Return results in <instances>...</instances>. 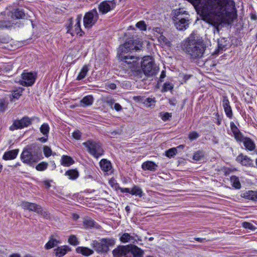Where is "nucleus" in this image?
<instances>
[{
  "label": "nucleus",
  "mask_w": 257,
  "mask_h": 257,
  "mask_svg": "<svg viewBox=\"0 0 257 257\" xmlns=\"http://www.w3.org/2000/svg\"><path fill=\"white\" fill-rule=\"evenodd\" d=\"M98 17V14L95 8L87 12L83 18V24L85 28H91L97 22Z\"/></svg>",
  "instance_id": "6e6552de"
},
{
  "label": "nucleus",
  "mask_w": 257,
  "mask_h": 257,
  "mask_svg": "<svg viewBox=\"0 0 257 257\" xmlns=\"http://www.w3.org/2000/svg\"><path fill=\"white\" fill-rule=\"evenodd\" d=\"M40 212L39 213H37L38 214H40L42 216H43L44 218L46 219L50 218V214L47 212L45 211H43L42 207L41 206L40 209Z\"/></svg>",
  "instance_id": "5fc2aeb1"
},
{
  "label": "nucleus",
  "mask_w": 257,
  "mask_h": 257,
  "mask_svg": "<svg viewBox=\"0 0 257 257\" xmlns=\"http://www.w3.org/2000/svg\"><path fill=\"white\" fill-rule=\"evenodd\" d=\"M200 16L218 31L220 24H230L236 18L235 3L233 0H206L201 5Z\"/></svg>",
  "instance_id": "f257e3e1"
},
{
  "label": "nucleus",
  "mask_w": 257,
  "mask_h": 257,
  "mask_svg": "<svg viewBox=\"0 0 257 257\" xmlns=\"http://www.w3.org/2000/svg\"><path fill=\"white\" fill-rule=\"evenodd\" d=\"M112 108H114L117 111H119L122 109V107L119 103H115Z\"/></svg>",
  "instance_id": "052dcab7"
},
{
  "label": "nucleus",
  "mask_w": 257,
  "mask_h": 257,
  "mask_svg": "<svg viewBox=\"0 0 257 257\" xmlns=\"http://www.w3.org/2000/svg\"><path fill=\"white\" fill-rule=\"evenodd\" d=\"M160 116L163 121H166L172 117V114L169 112H161Z\"/></svg>",
  "instance_id": "37998d69"
},
{
  "label": "nucleus",
  "mask_w": 257,
  "mask_h": 257,
  "mask_svg": "<svg viewBox=\"0 0 257 257\" xmlns=\"http://www.w3.org/2000/svg\"><path fill=\"white\" fill-rule=\"evenodd\" d=\"M130 194L133 195L138 196L141 197L143 195V192L142 189L138 186L134 185L131 189Z\"/></svg>",
  "instance_id": "2f4dec72"
},
{
  "label": "nucleus",
  "mask_w": 257,
  "mask_h": 257,
  "mask_svg": "<svg viewBox=\"0 0 257 257\" xmlns=\"http://www.w3.org/2000/svg\"><path fill=\"white\" fill-rule=\"evenodd\" d=\"M130 234L127 233H123L120 237V241L122 243L130 242Z\"/></svg>",
  "instance_id": "49530a36"
},
{
  "label": "nucleus",
  "mask_w": 257,
  "mask_h": 257,
  "mask_svg": "<svg viewBox=\"0 0 257 257\" xmlns=\"http://www.w3.org/2000/svg\"><path fill=\"white\" fill-rule=\"evenodd\" d=\"M37 77L36 73L24 72L22 74L20 84L24 86H31L34 84Z\"/></svg>",
  "instance_id": "9b49d317"
},
{
  "label": "nucleus",
  "mask_w": 257,
  "mask_h": 257,
  "mask_svg": "<svg viewBox=\"0 0 257 257\" xmlns=\"http://www.w3.org/2000/svg\"><path fill=\"white\" fill-rule=\"evenodd\" d=\"M20 206L25 210H29V211H33L36 213H39L41 210V206L40 205L28 201H22Z\"/></svg>",
  "instance_id": "2eb2a0df"
},
{
  "label": "nucleus",
  "mask_w": 257,
  "mask_h": 257,
  "mask_svg": "<svg viewBox=\"0 0 257 257\" xmlns=\"http://www.w3.org/2000/svg\"><path fill=\"white\" fill-rule=\"evenodd\" d=\"M206 46L202 40L196 39L191 35L185 41L182 49L192 59L201 58L205 51Z\"/></svg>",
  "instance_id": "7ed1b4c3"
},
{
  "label": "nucleus",
  "mask_w": 257,
  "mask_h": 257,
  "mask_svg": "<svg viewBox=\"0 0 257 257\" xmlns=\"http://www.w3.org/2000/svg\"><path fill=\"white\" fill-rule=\"evenodd\" d=\"M115 242L113 238H102L99 240H93L91 246L97 253H107L109 250V247L113 246Z\"/></svg>",
  "instance_id": "39448f33"
},
{
  "label": "nucleus",
  "mask_w": 257,
  "mask_h": 257,
  "mask_svg": "<svg viewBox=\"0 0 257 257\" xmlns=\"http://www.w3.org/2000/svg\"><path fill=\"white\" fill-rule=\"evenodd\" d=\"M141 69L144 74L148 77L156 75L158 71L154 59L150 56L144 57L141 62Z\"/></svg>",
  "instance_id": "423d86ee"
},
{
  "label": "nucleus",
  "mask_w": 257,
  "mask_h": 257,
  "mask_svg": "<svg viewBox=\"0 0 257 257\" xmlns=\"http://www.w3.org/2000/svg\"><path fill=\"white\" fill-rule=\"evenodd\" d=\"M89 69L88 65H85L83 66L82 69H81L80 72L79 73L76 80H81L84 78L85 76H86L88 72Z\"/></svg>",
  "instance_id": "c85d7f7f"
},
{
  "label": "nucleus",
  "mask_w": 257,
  "mask_h": 257,
  "mask_svg": "<svg viewBox=\"0 0 257 257\" xmlns=\"http://www.w3.org/2000/svg\"><path fill=\"white\" fill-rule=\"evenodd\" d=\"M173 88V85L170 82H166L164 84L163 87V91H168L172 90Z\"/></svg>",
  "instance_id": "3c124183"
},
{
  "label": "nucleus",
  "mask_w": 257,
  "mask_h": 257,
  "mask_svg": "<svg viewBox=\"0 0 257 257\" xmlns=\"http://www.w3.org/2000/svg\"><path fill=\"white\" fill-rule=\"evenodd\" d=\"M145 97L142 96H135L133 97V99L137 102H143Z\"/></svg>",
  "instance_id": "13d9d810"
},
{
  "label": "nucleus",
  "mask_w": 257,
  "mask_h": 257,
  "mask_svg": "<svg viewBox=\"0 0 257 257\" xmlns=\"http://www.w3.org/2000/svg\"><path fill=\"white\" fill-rule=\"evenodd\" d=\"M82 144L87 148L88 152L95 158H97L103 154L104 151L99 142L88 140Z\"/></svg>",
  "instance_id": "0eeeda50"
},
{
  "label": "nucleus",
  "mask_w": 257,
  "mask_h": 257,
  "mask_svg": "<svg viewBox=\"0 0 257 257\" xmlns=\"http://www.w3.org/2000/svg\"><path fill=\"white\" fill-rule=\"evenodd\" d=\"M12 18L13 19H24L25 14L23 10L17 9L12 13Z\"/></svg>",
  "instance_id": "7c9ffc66"
},
{
  "label": "nucleus",
  "mask_w": 257,
  "mask_h": 257,
  "mask_svg": "<svg viewBox=\"0 0 257 257\" xmlns=\"http://www.w3.org/2000/svg\"><path fill=\"white\" fill-rule=\"evenodd\" d=\"M18 152V149L6 152L3 156V159L5 160H13L17 157Z\"/></svg>",
  "instance_id": "4be33fe9"
},
{
  "label": "nucleus",
  "mask_w": 257,
  "mask_h": 257,
  "mask_svg": "<svg viewBox=\"0 0 257 257\" xmlns=\"http://www.w3.org/2000/svg\"><path fill=\"white\" fill-rule=\"evenodd\" d=\"M72 137L76 140H79L81 137V133L79 130H76L72 133Z\"/></svg>",
  "instance_id": "6e6d98bb"
},
{
  "label": "nucleus",
  "mask_w": 257,
  "mask_h": 257,
  "mask_svg": "<svg viewBox=\"0 0 257 257\" xmlns=\"http://www.w3.org/2000/svg\"><path fill=\"white\" fill-rule=\"evenodd\" d=\"M34 119V117L30 118L28 116H24L20 120H15L14 121L13 125L10 127V130L11 131H14L28 127L32 124V122Z\"/></svg>",
  "instance_id": "9d476101"
},
{
  "label": "nucleus",
  "mask_w": 257,
  "mask_h": 257,
  "mask_svg": "<svg viewBox=\"0 0 257 257\" xmlns=\"http://www.w3.org/2000/svg\"><path fill=\"white\" fill-rule=\"evenodd\" d=\"M241 196L245 199L257 202V191L249 190L242 193Z\"/></svg>",
  "instance_id": "412c9836"
},
{
  "label": "nucleus",
  "mask_w": 257,
  "mask_h": 257,
  "mask_svg": "<svg viewBox=\"0 0 257 257\" xmlns=\"http://www.w3.org/2000/svg\"><path fill=\"white\" fill-rule=\"evenodd\" d=\"M158 165L152 161H146L142 165V168L144 171H150L154 172L157 170Z\"/></svg>",
  "instance_id": "aec40b11"
},
{
  "label": "nucleus",
  "mask_w": 257,
  "mask_h": 257,
  "mask_svg": "<svg viewBox=\"0 0 257 257\" xmlns=\"http://www.w3.org/2000/svg\"><path fill=\"white\" fill-rule=\"evenodd\" d=\"M24 89L22 88H19V89L13 91L12 95L14 98L18 99L20 96L22 95Z\"/></svg>",
  "instance_id": "a18cd8bd"
},
{
  "label": "nucleus",
  "mask_w": 257,
  "mask_h": 257,
  "mask_svg": "<svg viewBox=\"0 0 257 257\" xmlns=\"http://www.w3.org/2000/svg\"><path fill=\"white\" fill-rule=\"evenodd\" d=\"M188 15V14L186 11H184L183 9H179L175 11L173 18L187 17Z\"/></svg>",
  "instance_id": "f704fd0d"
},
{
  "label": "nucleus",
  "mask_w": 257,
  "mask_h": 257,
  "mask_svg": "<svg viewBox=\"0 0 257 257\" xmlns=\"http://www.w3.org/2000/svg\"><path fill=\"white\" fill-rule=\"evenodd\" d=\"M38 140L42 143H45L48 141V137L44 136L43 137L39 138H38Z\"/></svg>",
  "instance_id": "69168bd1"
},
{
  "label": "nucleus",
  "mask_w": 257,
  "mask_h": 257,
  "mask_svg": "<svg viewBox=\"0 0 257 257\" xmlns=\"http://www.w3.org/2000/svg\"><path fill=\"white\" fill-rule=\"evenodd\" d=\"M119 190H120L122 193H130L131 190L129 188H121L119 186L118 184H116Z\"/></svg>",
  "instance_id": "bf43d9fd"
},
{
  "label": "nucleus",
  "mask_w": 257,
  "mask_h": 257,
  "mask_svg": "<svg viewBox=\"0 0 257 257\" xmlns=\"http://www.w3.org/2000/svg\"><path fill=\"white\" fill-rule=\"evenodd\" d=\"M76 251L78 253H81L85 256H89L93 253L94 251L88 247L78 246L76 248Z\"/></svg>",
  "instance_id": "a878e982"
},
{
  "label": "nucleus",
  "mask_w": 257,
  "mask_h": 257,
  "mask_svg": "<svg viewBox=\"0 0 257 257\" xmlns=\"http://www.w3.org/2000/svg\"><path fill=\"white\" fill-rule=\"evenodd\" d=\"M222 106L223 107V108L230 106L229 101L227 97L226 96H223Z\"/></svg>",
  "instance_id": "603ef678"
},
{
  "label": "nucleus",
  "mask_w": 257,
  "mask_h": 257,
  "mask_svg": "<svg viewBox=\"0 0 257 257\" xmlns=\"http://www.w3.org/2000/svg\"><path fill=\"white\" fill-rule=\"evenodd\" d=\"M175 25L177 29L180 31L186 30L188 27L189 19L188 17H178L173 18Z\"/></svg>",
  "instance_id": "4468645a"
},
{
  "label": "nucleus",
  "mask_w": 257,
  "mask_h": 257,
  "mask_svg": "<svg viewBox=\"0 0 257 257\" xmlns=\"http://www.w3.org/2000/svg\"><path fill=\"white\" fill-rule=\"evenodd\" d=\"M165 153L166 156L167 157L170 158L173 157L177 153V148H172L171 149H170L166 151Z\"/></svg>",
  "instance_id": "a19ab883"
},
{
  "label": "nucleus",
  "mask_w": 257,
  "mask_h": 257,
  "mask_svg": "<svg viewBox=\"0 0 257 257\" xmlns=\"http://www.w3.org/2000/svg\"><path fill=\"white\" fill-rule=\"evenodd\" d=\"M155 98L151 97H148L147 98L144 99V101H143L144 104H145L149 106L152 105L153 104H155Z\"/></svg>",
  "instance_id": "de8ad7c7"
},
{
  "label": "nucleus",
  "mask_w": 257,
  "mask_h": 257,
  "mask_svg": "<svg viewBox=\"0 0 257 257\" xmlns=\"http://www.w3.org/2000/svg\"><path fill=\"white\" fill-rule=\"evenodd\" d=\"M128 245H119L114 248L112 253L113 257H132L131 255L128 254Z\"/></svg>",
  "instance_id": "ddd939ff"
},
{
  "label": "nucleus",
  "mask_w": 257,
  "mask_h": 257,
  "mask_svg": "<svg viewBox=\"0 0 257 257\" xmlns=\"http://www.w3.org/2000/svg\"><path fill=\"white\" fill-rule=\"evenodd\" d=\"M230 125L231 131L236 141L237 142H242L246 137L243 136V134L240 132L233 122H231Z\"/></svg>",
  "instance_id": "f3484780"
},
{
  "label": "nucleus",
  "mask_w": 257,
  "mask_h": 257,
  "mask_svg": "<svg viewBox=\"0 0 257 257\" xmlns=\"http://www.w3.org/2000/svg\"><path fill=\"white\" fill-rule=\"evenodd\" d=\"M43 158L40 148L36 146L24 149L21 155L22 161L30 165L38 162Z\"/></svg>",
  "instance_id": "20e7f679"
},
{
  "label": "nucleus",
  "mask_w": 257,
  "mask_h": 257,
  "mask_svg": "<svg viewBox=\"0 0 257 257\" xmlns=\"http://www.w3.org/2000/svg\"><path fill=\"white\" fill-rule=\"evenodd\" d=\"M236 161L240 163L242 165L245 166H252V160L246 155L242 154L239 155L236 159Z\"/></svg>",
  "instance_id": "a211bd4d"
},
{
  "label": "nucleus",
  "mask_w": 257,
  "mask_h": 257,
  "mask_svg": "<svg viewBox=\"0 0 257 257\" xmlns=\"http://www.w3.org/2000/svg\"><path fill=\"white\" fill-rule=\"evenodd\" d=\"M222 171H223V172L224 173V175L228 176L231 172H232L234 171V170L233 169H231L230 168H224L222 169Z\"/></svg>",
  "instance_id": "4d7b16f0"
},
{
  "label": "nucleus",
  "mask_w": 257,
  "mask_h": 257,
  "mask_svg": "<svg viewBox=\"0 0 257 257\" xmlns=\"http://www.w3.org/2000/svg\"><path fill=\"white\" fill-rule=\"evenodd\" d=\"M230 182L232 186L236 189H239L241 188V184L240 183L238 177L236 176H232L230 177Z\"/></svg>",
  "instance_id": "473e14b6"
},
{
  "label": "nucleus",
  "mask_w": 257,
  "mask_h": 257,
  "mask_svg": "<svg viewBox=\"0 0 257 257\" xmlns=\"http://www.w3.org/2000/svg\"><path fill=\"white\" fill-rule=\"evenodd\" d=\"M130 242H131L133 243H135L136 242H137V238H135V236L130 235Z\"/></svg>",
  "instance_id": "0e129e2a"
},
{
  "label": "nucleus",
  "mask_w": 257,
  "mask_h": 257,
  "mask_svg": "<svg viewBox=\"0 0 257 257\" xmlns=\"http://www.w3.org/2000/svg\"><path fill=\"white\" fill-rule=\"evenodd\" d=\"M166 76L165 72L164 71H163L161 74L160 77V81L162 82L163 79Z\"/></svg>",
  "instance_id": "338daca9"
},
{
  "label": "nucleus",
  "mask_w": 257,
  "mask_h": 257,
  "mask_svg": "<svg viewBox=\"0 0 257 257\" xmlns=\"http://www.w3.org/2000/svg\"><path fill=\"white\" fill-rule=\"evenodd\" d=\"M144 253V251L135 244H128V254L132 257H143Z\"/></svg>",
  "instance_id": "dca6fc26"
},
{
  "label": "nucleus",
  "mask_w": 257,
  "mask_h": 257,
  "mask_svg": "<svg viewBox=\"0 0 257 257\" xmlns=\"http://www.w3.org/2000/svg\"><path fill=\"white\" fill-rule=\"evenodd\" d=\"M242 142L245 149L248 151H252L255 148V145L254 142L249 138L246 137Z\"/></svg>",
  "instance_id": "b1692460"
},
{
  "label": "nucleus",
  "mask_w": 257,
  "mask_h": 257,
  "mask_svg": "<svg viewBox=\"0 0 257 257\" xmlns=\"http://www.w3.org/2000/svg\"><path fill=\"white\" fill-rule=\"evenodd\" d=\"M194 239L195 240L200 242H203L205 240V238H204L195 237Z\"/></svg>",
  "instance_id": "774afa93"
},
{
  "label": "nucleus",
  "mask_w": 257,
  "mask_h": 257,
  "mask_svg": "<svg viewBox=\"0 0 257 257\" xmlns=\"http://www.w3.org/2000/svg\"><path fill=\"white\" fill-rule=\"evenodd\" d=\"M115 6V0L103 1L99 5L98 10L100 13L104 15L113 9Z\"/></svg>",
  "instance_id": "f8f14e48"
},
{
  "label": "nucleus",
  "mask_w": 257,
  "mask_h": 257,
  "mask_svg": "<svg viewBox=\"0 0 257 257\" xmlns=\"http://www.w3.org/2000/svg\"><path fill=\"white\" fill-rule=\"evenodd\" d=\"M54 251L56 256L63 257L67 252L71 251V248L67 245H62L57 247Z\"/></svg>",
  "instance_id": "6ab92c4d"
},
{
  "label": "nucleus",
  "mask_w": 257,
  "mask_h": 257,
  "mask_svg": "<svg viewBox=\"0 0 257 257\" xmlns=\"http://www.w3.org/2000/svg\"><path fill=\"white\" fill-rule=\"evenodd\" d=\"M93 98L91 95H87L84 96L80 101V106L85 107L90 106L93 102Z\"/></svg>",
  "instance_id": "5701e85b"
},
{
  "label": "nucleus",
  "mask_w": 257,
  "mask_h": 257,
  "mask_svg": "<svg viewBox=\"0 0 257 257\" xmlns=\"http://www.w3.org/2000/svg\"><path fill=\"white\" fill-rule=\"evenodd\" d=\"M136 26L141 31H146L147 30V25L144 21L138 22Z\"/></svg>",
  "instance_id": "c03bdc74"
},
{
  "label": "nucleus",
  "mask_w": 257,
  "mask_h": 257,
  "mask_svg": "<svg viewBox=\"0 0 257 257\" xmlns=\"http://www.w3.org/2000/svg\"><path fill=\"white\" fill-rule=\"evenodd\" d=\"M226 116L229 118H232L233 113L231 106L224 108Z\"/></svg>",
  "instance_id": "864d4df0"
},
{
  "label": "nucleus",
  "mask_w": 257,
  "mask_h": 257,
  "mask_svg": "<svg viewBox=\"0 0 257 257\" xmlns=\"http://www.w3.org/2000/svg\"><path fill=\"white\" fill-rule=\"evenodd\" d=\"M14 23L10 21H0V29L10 28L12 27Z\"/></svg>",
  "instance_id": "e433bc0d"
},
{
  "label": "nucleus",
  "mask_w": 257,
  "mask_h": 257,
  "mask_svg": "<svg viewBox=\"0 0 257 257\" xmlns=\"http://www.w3.org/2000/svg\"><path fill=\"white\" fill-rule=\"evenodd\" d=\"M6 108L5 103L4 101H0V110L1 111H4Z\"/></svg>",
  "instance_id": "680f3d73"
},
{
  "label": "nucleus",
  "mask_w": 257,
  "mask_h": 257,
  "mask_svg": "<svg viewBox=\"0 0 257 257\" xmlns=\"http://www.w3.org/2000/svg\"><path fill=\"white\" fill-rule=\"evenodd\" d=\"M83 224L85 228H91L94 226L95 222L92 219L87 217L84 218Z\"/></svg>",
  "instance_id": "72a5a7b5"
},
{
  "label": "nucleus",
  "mask_w": 257,
  "mask_h": 257,
  "mask_svg": "<svg viewBox=\"0 0 257 257\" xmlns=\"http://www.w3.org/2000/svg\"><path fill=\"white\" fill-rule=\"evenodd\" d=\"M99 164L101 169L104 172H108L112 168L110 162L105 159H102Z\"/></svg>",
  "instance_id": "393cba45"
},
{
  "label": "nucleus",
  "mask_w": 257,
  "mask_h": 257,
  "mask_svg": "<svg viewBox=\"0 0 257 257\" xmlns=\"http://www.w3.org/2000/svg\"><path fill=\"white\" fill-rule=\"evenodd\" d=\"M107 103L110 106L111 108H113V106H114V104L115 103L114 102V100L113 99H110L107 101Z\"/></svg>",
  "instance_id": "e2e57ef3"
},
{
  "label": "nucleus",
  "mask_w": 257,
  "mask_h": 257,
  "mask_svg": "<svg viewBox=\"0 0 257 257\" xmlns=\"http://www.w3.org/2000/svg\"><path fill=\"white\" fill-rule=\"evenodd\" d=\"M204 153L203 151H198L194 153L193 156V159L195 161H200L202 158H204Z\"/></svg>",
  "instance_id": "4c0bfd02"
},
{
  "label": "nucleus",
  "mask_w": 257,
  "mask_h": 257,
  "mask_svg": "<svg viewBox=\"0 0 257 257\" xmlns=\"http://www.w3.org/2000/svg\"><path fill=\"white\" fill-rule=\"evenodd\" d=\"M142 45L137 46L134 41L129 40L123 44L120 45L117 50V55L119 59L123 62L124 65L130 68L133 72L140 71L139 61L140 58L136 56L125 55L131 50L138 51L140 50Z\"/></svg>",
  "instance_id": "f03ea898"
},
{
  "label": "nucleus",
  "mask_w": 257,
  "mask_h": 257,
  "mask_svg": "<svg viewBox=\"0 0 257 257\" xmlns=\"http://www.w3.org/2000/svg\"><path fill=\"white\" fill-rule=\"evenodd\" d=\"M68 242L72 245L76 246L79 243L77 237L75 235H71L68 238Z\"/></svg>",
  "instance_id": "ea45409f"
},
{
  "label": "nucleus",
  "mask_w": 257,
  "mask_h": 257,
  "mask_svg": "<svg viewBox=\"0 0 257 257\" xmlns=\"http://www.w3.org/2000/svg\"><path fill=\"white\" fill-rule=\"evenodd\" d=\"M43 152H44V155L46 157H49L50 156H51L52 155H54V154H52V151L51 150V149L48 147V146H45L43 148ZM56 154L54 153V155H55Z\"/></svg>",
  "instance_id": "79ce46f5"
},
{
  "label": "nucleus",
  "mask_w": 257,
  "mask_h": 257,
  "mask_svg": "<svg viewBox=\"0 0 257 257\" xmlns=\"http://www.w3.org/2000/svg\"><path fill=\"white\" fill-rule=\"evenodd\" d=\"M81 15H77V18L75 19V24L73 26V19L70 18L69 19V24L67 26V32L70 33L73 36L75 34H79L80 36H82V34L80 33L82 32V30L80 28V22L81 21Z\"/></svg>",
  "instance_id": "1a4fd4ad"
},
{
  "label": "nucleus",
  "mask_w": 257,
  "mask_h": 257,
  "mask_svg": "<svg viewBox=\"0 0 257 257\" xmlns=\"http://www.w3.org/2000/svg\"><path fill=\"white\" fill-rule=\"evenodd\" d=\"M74 163L73 159L68 156L63 155L61 157V164L65 167H69Z\"/></svg>",
  "instance_id": "bb28decb"
},
{
  "label": "nucleus",
  "mask_w": 257,
  "mask_h": 257,
  "mask_svg": "<svg viewBox=\"0 0 257 257\" xmlns=\"http://www.w3.org/2000/svg\"><path fill=\"white\" fill-rule=\"evenodd\" d=\"M199 137V134L195 131L190 132L188 135V138L191 141L197 139Z\"/></svg>",
  "instance_id": "09e8293b"
},
{
  "label": "nucleus",
  "mask_w": 257,
  "mask_h": 257,
  "mask_svg": "<svg viewBox=\"0 0 257 257\" xmlns=\"http://www.w3.org/2000/svg\"><path fill=\"white\" fill-rule=\"evenodd\" d=\"M242 226L246 229H250L251 230H254L256 227L252 225V224L248 222H243L242 223Z\"/></svg>",
  "instance_id": "8fccbe9b"
},
{
  "label": "nucleus",
  "mask_w": 257,
  "mask_h": 257,
  "mask_svg": "<svg viewBox=\"0 0 257 257\" xmlns=\"http://www.w3.org/2000/svg\"><path fill=\"white\" fill-rule=\"evenodd\" d=\"M60 242L57 239L54 238L53 235H51L48 242L45 244V248L46 249H50L55 246L58 244L60 243Z\"/></svg>",
  "instance_id": "cd10ccee"
},
{
  "label": "nucleus",
  "mask_w": 257,
  "mask_h": 257,
  "mask_svg": "<svg viewBox=\"0 0 257 257\" xmlns=\"http://www.w3.org/2000/svg\"><path fill=\"white\" fill-rule=\"evenodd\" d=\"M65 175L68 176L71 180H75L79 176V173L76 169L69 170L65 173Z\"/></svg>",
  "instance_id": "c756f323"
},
{
  "label": "nucleus",
  "mask_w": 257,
  "mask_h": 257,
  "mask_svg": "<svg viewBox=\"0 0 257 257\" xmlns=\"http://www.w3.org/2000/svg\"><path fill=\"white\" fill-rule=\"evenodd\" d=\"M41 133L45 137H48L50 127L48 123H43L40 128Z\"/></svg>",
  "instance_id": "c9c22d12"
},
{
  "label": "nucleus",
  "mask_w": 257,
  "mask_h": 257,
  "mask_svg": "<svg viewBox=\"0 0 257 257\" xmlns=\"http://www.w3.org/2000/svg\"><path fill=\"white\" fill-rule=\"evenodd\" d=\"M48 166V163L46 162H42L38 164L36 166V169L37 171H43L47 169Z\"/></svg>",
  "instance_id": "58836bf2"
}]
</instances>
